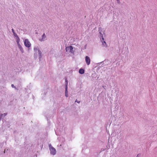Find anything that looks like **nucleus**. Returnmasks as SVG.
<instances>
[{
	"label": "nucleus",
	"instance_id": "1",
	"mask_svg": "<svg viewBox=\"0 0 157 157\" xmlns=\"http://www.w3.org/2000/svg\"><path fill=\"white\" fill-rule=\"evenodd\" d=\"M73 48L72 46H70L66 47V52H69L71 53H74V51L73 50Z\"/></svg>",
	"mask_w": 157,
	"mask_h": 157
},
{
	"label": "nucleus",
	"instance_id": "2",
	"mask_svg": "<svg viewBox=\"0 0 157 157\" xmlns=\"http://www.w3.org/2000/svg\"><path fill=\"white\" fill-rule=\"evenodd\" d=\"M49 149L50 151L51 154L53 155H54L56 154V150L55 148L51 146V145L49 146Z\"/></svg>",
	"mask_w": 157,
	"mask_h": 157
},
{
	"label": "nucleus",
	"instance_id": "3",
	"mask_svg": "<svg viewBox=\"0 0 157 157\" xmlns=\"http://www.w3.org/2000/svg\"><path fill=\"white\" fill-rule=\"evenodd\" d=\"M24 44L25 46L28 48H29L31 46V44L27 39L25 40L24 41Z\"/></svg>",
	"mask_w": 157,
	"mask_h": 157
},
{
	"label": "nucleus",
	"instance_id": "4",
	"mask_svg": "<svg viewBox=\"0 0 157 157\" xmlns=\"http://www.w3.org/2000/svg\"><path fill=\"white\" fill-rule=\"evenodd\" d=\"M85 61L86 64L89 65L90 62V58L88 56H86L85 57Z\"/></svg>",
	"mask_w": 157,
	"mask_h": 157
},
{
	"label": "nucleus",
	"instance_id": "5",
	"mask_svg": "<svg viewBox=\"0 0 157 157\" xmlns=\"http://www.w3.org/2000/svg\"><path fill=\"white\" fill-rule=\"evenodd\" d=\"M66 87H65V96L66 97H68V92H67V80H66Z\"/></svg>",
	"mask_w": 157,
	"mask_h": 157
},
{
	"label": "nucleus",
	"instance_id": "6",
	"mask_svg": "<svg viewBox=\"0 0 157 157\" xmlns=\"http://www.w3.org/2000/svg\"><path fill=\"white\" fill-rule=\"evenodd\" d=\"M14 36L16 37V38H17L16 41H17V45H18V44H20L19 43L20 41V39L19 38V37H18V36H17V34H16V35H14Z\"/></svg>",
	"mask_w": 157,
	"mask_h": 157
},
{
	"label": "nucleus",
	"instance_id": "7",
	"mask_svg": "<svg viewBox=\"0 0 157 157\" xmlns=\"http://www.w3.org/2000/svg\"><path fill=\"white\" fill-rule=\"evenodd\" d=\"M18 48L20 49V51L22 52V53H23L24 52V50H23V49L22 48L21 46V45L18 44Z\"/></svg>",
	"mask_w": 157,
	"mask_h": 157
},
{
	"label": "nucleus",
	"instance_id": "8",
	"mask_svg": "<svg viewBox=\"0 0 157 157\" xmlns=\"http://www.w3.org/2000/svg\"><path fill=\"white\" fill-rule=\"evenodd\" d=\"M79 72L81 74H83L84 73V70L82 69H80Z\"/></svg>",
	"mask_w": 157,
	"mask_h": 157
},
{
	"label": "nucleus",
	"instance_id": "9",
	"mask_svg": "<svg viewBox=\"0 0 157 157\" xmlns=\"http://www.w3.org/2000/svg\"><path fill=\"white\" fill-rule=\"evenodd\" d=\"M45 38H46V36L45 34V33H44L42 35V39L41 40H40L41 41L44 40L45 39Z\"/></svg>",
	"mask_w": 157,
	"mask_h": 157
},
{
	"label": "nucleus",
	"instance_id": "10",
	"mask_svg": "<svg viewBox=\"0 0 157 157\" xmlns=\"http://www.w3.org/2000/svg\"><path fill=\"white\" fill-rule=\"evenodd\" d=\"M99 33L100 34V36H101L102 37V40L104 41V38L103 37V36L102 34L100 32H99Z\"/></svg>",
	"mask_w": 157,
	"mask_h": 157
},
{
	"label": "nucleus",
	"instance_id": "11",
	"mask_svg": "<svg viewBox=\"0 0 157 157\" xmlns=\"http://www.w3.org/2000/svg\"><path fill=\"white\" fill-rule=\"evenodd\" d=\"M12 32H13L14 35H16V34L15 33V32L14 31V30L13 29H12Z\"/></svg>",
	"mask_w": 157,
	"mask_h": 157
},
{
	"label": "nucleus",
	"instance_id": "12",
	"mask_svg": "<svg viewBox=\"0 0 157 157\" xmlns=\"http://www.w3.org/2000/svg\"><path fill=\"white\" fill-rule=\"evenodd\" d=\"M104 44H105V45H106V44L105 42V41H104L102 43V44L103 45H104Z\"/></svg>",
	"mask_w": 157,
	"mask_h": 157
},
{
	"label": "nucleus",
	"instance_id": "13",
	"mask_svg": "<svg viewBox=\"0 0 157 157\" xmlns=\"http://www.w3.org/2000/svg\"><path fill=\"white\" fill-rule=\"evenodd\" d=\"M75 102H77L78 103H79L80 101H78L77 100H76V101H75Z\"/></svg>",
	"mask_w": 157,
	"mask_h": 157
},
{
	"label": "nucleus",
	"instance_id": "14",
	"mask_svg": "<svg viewBox=\"0 0 157 157\" xmlns=\"http://www.w3.org/2000/svg\"><path fill=\"white\" fill-rule=\"evenodd\" d=\"M117 3H118L119 4L120 2V0H117Z\"/></svg>",
	"mask_w": 157,
	"mask_h": 157
},
{
	"label": "nucleus",
	"instance_id": "15",
	"mask_svg": "<svg viewBox=\"0 0 157 157\" xmlns=\"http://www.w3.org/2000/svg\"><path fill=\"white\" fill-rule=\"evenodd\" d=\"M140 155L138 154L136 157H140Z\"/></svg>",
	"mask_w": 157,
	"mask_h": 157
},
{
	"label": "nucleus",
	"instance_id": "16",
	"mask_svg": "<svg viewBox=\"0 0 157 157\" xmlns=\"http://www.w3.org/2000/svg\"><path fill=\"white\" fill-rule=\"evenodd\" d=\"M11 86H12V87H14V85H13V84H12V85H11Z\"/></svg>",
	"mask_w": 157,
	"mask_h": 157
},
{
	"label": "nucleus",
	"instance_id": "17",
	"mask_svg": "<svg viewBox=\"0 0 157 157\" xmlns=\"http://www.w3.org/2000/svg\"><path fill=\"white\" fill-rule=\"evenodd\" d=\"M39 53L40 54L41 53L39 51Z\"/></svg>",
	"mask_w": 157,
	"mask_h": 157
}]
</instances>
